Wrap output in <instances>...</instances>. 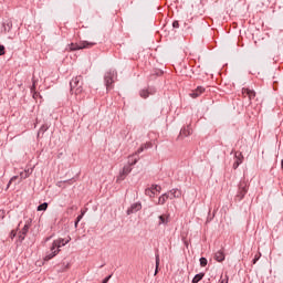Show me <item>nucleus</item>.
<instances>
[{"instance_id":"25","label":"nucleus","mask_w":283,"mask_h":283,"mask_svg":"<svg viewBox=\"0 0 283 283\" xmlns=\"http://www.w3.org/2000/svg\"><path fill=\"white\" fill-rule=\"evenodd\" d=\"M143 151H145V146L142 145L134 154L135 156H138L139 154H143Z\"/></svg>"},{"instance_id":"27","label":"nucleus","mask_w":283,"mask_h":283,"mask_svg":"<svg viewBox=\"0 0 283 283\" xmlns=\"http://www.w3.org/2000/svg\"><path fill=\"white\" fill-rule=\"evenodd\" d=\"M83 216H85L84 212H82V214H80V216L77 217V219H76V221H75V229H76V227H78V221H80V220H83Z\"/></svg>"},{"instance_id":"17","label":"nucleus","mask_w":283,"mask_h":283,"mask_svg":"<svg viewBox=\"0 0 283 283\" xmlns=\"http://www.w3.org/2000/svg\"><path fill=\"white\" fill-rule=\"evenodd\" d=\"M180 136L187 138V136H191V128L187 127L180 130Z\"/></svg>"},{"instance_id":"16","label":"nucleus","mask_w":283,"mask_h":283,"mask_svg":"<svg viewBox=\"0 0 283 283\" xmlns=\"http://www.w3.org/2000/svg\"><path fill=\"white\" fill-rule=\"evenodd\" d=\"M169 200V193H164L158 198L157 205H165Z\"/></svg>"},{"instance_id":"26","label":"nucleus","mask_w":283,"mask_h":283,"mask_svg":"<svg viewBox=\"0 0 283 283\" xmlns=\"http://www.w3.org/2000/svg\"><path fill=\"white\" fill-rule=\"evenodd\" d=\"M240 165H242V159L235 160L233 164V169H238V167H240Z\"/></svg>"},{"instance_id":"24","label":"nucleus","mask_w":283,"mask_h":283,"mask_svg":"<svg viewBox=\"0 0 283 283\" xmlns=\"http://www.w3.org/2000/svg\"><path fill=\"white\" fill-rule=\"evenodd\" d=\"M158 266H160V256H156V271H155V275L156 273H158Z\"/></svg>"},{"instance_id":"23","label":"nucleus","mask_w":283,"mask_h":283,"mask_svg":"<svg viewBox=\"0 0 283 283\" xmlns=\"http://www.w3.org/2000/svg\"><path fill=\"white\" fill-rule=\"evenodd\" d=\"M234 158H235V160H244V156H242V153H235L234 154Z\"/></svg>"},{"instance_id":"19","label":"nucleus","mask_w":283,"mask_h":283,"mask_svg":"<svg viewBox=\"0 0 283 283\" xmlns=\"http://www.w3.org/2000/svg\"><path fill=\"white\" fill-rule=\"evenodd\" d=\"M170 193L174 198H180V196H182V193L178 189L170 190Z\"/></svg>"},{"instance_id":"1","label":"nucleus","mask_w":283,"mask_h":283,"mask_svg":"<svg viewBox=\"0 0 283 283\" xmlns=\"http://www.w3.org/2000/svg\"><path fill=\"white\" fill-rule=\"evenodd\" d=\"M71 240L72 238L70 237L66 240L65 239L54 240L50 252H48L46 255L44 256L45 262H49V260H52V258H56V255L61 253V247H65V244H67Z\"/></svg>"},{"instance_id":"29","label":"nucleus","mask_w":283,"mask_h":283,"mask_svg":"<svg viewBox=\"0 0 283 283\" xmlns=\"http://www.w3.org/2000/svg\"><path fill=\"white\" fill-rule=\"evenodd\" d=\"M6 54V46L0 45V56H3Z\"/></svg>"},{"instance_id":"30","label":"nucleus","mask_w":283,"mask_h":283,"mask_svg":"<svg viewBox=\"0 0 283 283\" xmlns=\"http://www.w3.org/2000/svg\"><path fill=\"white\" fill-rule=\"evenodd\" d=\"M144 147V149H149L151 148V143H146L142 145Z\"/></svg>"},{"instance_id":"21","label":"nucleus","mask_w":283,"mask_h":283,"mask_svg":"<svg viewBox=\"0 0 283 283\" xmlns=\"http://www.w3.org/2000/svg\"><path fill=\"white\" fill-rule=\"evenodd\" d=\"M38 211H48V202H44L38 207Z\"/></svg>"},{"instance_id":"5","label":"nucleus","mask_w":283,"mask_h":283,"mask_svg":"<svg viewBox=\"0 0 283 283\" xmlns=\"http://www.w3.org/2000/svg\"><path fill=\"white\" fill-rule=\"evenodd\" d=\"M114 78H116V72L113 71H108L105 74L104 81H105V85H106V90H112V85L114 83Z\"/></svg>"},{"instance_id":"39","label":"nucleus","mask_w":283,"mask_h":283,"mask_svg":"<svg viewBox=\"0 0 283 283\" xmlns=\"http://www.w3.org/2000/svg\"><path fill=\"white\" fill-rule=\"evenodd\" d=\"M65 269H70V263L66 264Z\"/></svg>"},{"instance_id":"20","label":"nucleus","mask_w":283,"mask_h":283,"mask_svg":"<svg viewBox=\"0 0 283 283\" xmlns=\"http://www.w3.org/2000/svg\"><path fill=\"white\" fill-rule=\"evenodd\" d=\"M202 277H205V273H199V274H197V275L192 279V283H198V282H200V280H202Z\"/></svg>"},{"instance_id":"22","label":"nucleus","mask_w":283,"mask_h":283,"mask_svg":"<svg viewBox=\"0 0 283 283\" xmlns=\"http://www.w3.org/2000/svg\"><path fill=\"white\" fill-rule=\"evenodd\" d=\"M139 94H140L142 98H148L149 97V91H147V90L140 91Z\"/></svg>"},{"instance_id":"13","label":"nucleus","mask_w":283,"mask_h":283,"mask_svg":"<svg viewBox=\"0 0 283 283\" xmlns=\"http://www.w3.org/2000/svg\"><path fill=\"white\" fill-rule=\"evenodd\" d=\"M29 229H30V226H28V224H25L23 227V229L19 235V240H21V242H22V240H25V235L28 234Z\"/></svg>"},{"instance_id":"6","label":"nucleus","mask_w":283,"mask_h":283,"mask_svg":"<svg viewBox=\"0 0 283 283\" xmlns=\"http://www.w3.org/2000/svg\"><path fill=\"white\" fill-rule=\"evenodd\" d=\"M248 191H249V185H247V181H240L239 191L237 195L238 200H242L244 196H247Z\"/></svg>"},{"instance_id":"31","label":"nucleus","mask_w":283,"mask_h":283,"mask_svg":"<svg viewBox=\"0 0 283 283\" xmlns=\"http://www.w3.org/2000/svg\"><path fill=\"white\" fill-rule=\"evenodd\" d=\"M18 178H19V176L12 177V178L10 179V181H9L8 187H10V185H12V182H14V180H17Z\"/></svg>"},{"instance_id":"36","label":"nucleus","mask_w":283,"mask_h":283,"mask_svg":"<svg viewBox=\"0 0 283 283\" xmlns=\"http://www.w3.org/2000/svg\"><path fill=\"white\" fill-rule=\"evenodd\" d=\"M258 260H260V255H255L254 259H253V264H256L258 263Z\"/></svg>"},{"instance_id":"12","label":"nucleus","mask_w":283,"mask_h":283,"mask_svg":"<svg viewBox=\"0 0 283 283\" xmlns=\"http://www.w3.org/2000/svg\"><path fill=\"white\" fill-rule=\"evenodd\" d=\"M169 218H170L169 214L159 216L158 217V220H159L158 226L160 227V224H165V226L169 224Z\"/></svg>"},{"instance_id":"7","label":"nucleus","mask_w":283,"mask_h":283,"mask_svg":"<svg viewBox=\"0 0 283 283\" xmlns=\"http://www.w3.org/2000/svg\"><path fill=\"white\" fill-rule=\"evenodd\" d=\"M129 174H132V166H124L123 170L119 172V176L117 177V181L123 182V180H125V178H127Z\"/></svg>"},{"instance_id":"8","label":"nucleus","mask_w":283,"mask_h":283,"mask_svg":"<svg viewBox=\"0 0 283 283\" xmlns=\"http://www.w3.org/2000/svg\"><path fill=\"white\" fill-rule=\"evenodd\" d=\"M242 96L244 98H249L250 103L253 101V98H255V91L251 90V88H247V87H243L242 88Z\"/></svg>"},{"instance_id":"35","label":"nucleus","mask_w":283,"mask_h":283,"mask_svg":"<svg viewBox=\"0 0 283 283\" xmlns=\"http://www.w3.org/2000/svg\"><path fill=\"white\" fill-rule=\"evenodd\" d=\"M20 176H21V180H23V179L28 178V172H25L24 175H23V172H21Z\"/></svg>"},{"instance_id":"10","label":"nucleus","mask_w":283,"mask_h":283,"mask_svg":"<svg viewBox=\"0 0 283 283\" xmlns=\"http://www.w3.org/2000/svg\"><path fill=\"white\" fill-rule=\"evenodd\" d=\"M201 94H205V87L199 86L190 93L191 98H198Z\"/></svg>"},{"instance_id":"28","label":"nucleus","mask_w":283,"mask_h":283,"mask_svg":"<svg viewBox=\"0 0 283 283\" xmlns=\"http://www.w3.org/2000/svg\"><path fill=\"white\" fill-rule=\"evenodd\" d=\"M207 263H208L207 258L200 259V266H207Z\"/></svg>"},{"instance_id":"14","label":"nucleus","mask_w":283,"mask_h":283,"mask_svg":"<svg viewBox=\"0 0 283 283\" xmlns=\"http://www.w3.org/2000/svg\"><path fill=\"white\" fill-rule=\"evenodd\" d=\"M32 86H31V93H33V98H36L39 96V93H36V83L38 81L33 77L32 78Z\"/></svg>"},{"instance_id":"2","label":"nucleus","mask_w":283,"mask_h":283,"mask_svg":"<svg viewBox=\"0 0 283 283\" xmlns=\"http://www.w3.org/2000/svg\"><path fill=\"white\" fill-rule=\"evenodd\" d=\"M70 85H71L72 94H75V96H78V94H83V77L82 76L73 77Z\"/></svg>"},{"instance_id":"18","label":"nucleus","mask_w":283,"mask_h":283,"mask_svg":"<svg viewBox=\"0 0 283 283\" xmlns=\"http://www.w3.org/2000/svg\"><path fill=\"white\" fill-rule=\"evenodd\" d=\"M12 30V22L8 21L3 23V31L4 32H10Z\"/></svg>"},{"instance_id":"9","label":"nucleus","mask_w":283,"mask_h":283,"mask_svg":"<svg viewBox=\"0 0 283 283\" xmlns=\"http://www.w3.org/2000/svg\"><path fill=\"white\" fill-rule=\"evenodd\" d=\"M140 209H143V205L139 202L133 203L127 210V216H132V213H136L137 211H140Z\"/></svg>"},{"instance_id":"33","label":"nucleus","mask_w":283,"mask_h":283,"mask_svg":"<svg viewBox=\"0 0 283 283\" xmlns=\"http://www.w3.org/2000/svg\"><path fill=\"white\" fill-rule=\"evenodd\" d=\"M10 237L11 240H14V238H17V231L12 230Z\"/></svg>"},{"instance_id":"32","label":"nucleus","mask_w":283,"mask_h":283,"mask_svg":"<svg viewBox=\"0 0 283 283\" xmlns=\"http://www.w3.org/2000/svg\"><path fill=\"white\" fill-rule=\"evenodd\" d=\"M172 28H176V29L180 28V23L178 21H174Z\"/></svg>"},{"instance_id":"4","label":"nucleus","mask_w":283,"mask_h":283,"mask_svg":"<svg viewBox=\"0 0 283 283\" xmlns=\"http://www.w3.org/2000/svg\"><path fill=\"white\" fill-rule=\"evenodd\" d=\"M160 191H163V187L159 185H151L149 188H146L145 195L149 198H156Z\"/></svg>"},{"instance_id":"37","label":"nucleus","mask_w":283,"mask_h":283,"mask_svg":"<svg viewBox=\"0 0 283 283\" xmlns=\"http://www.w3.org/2000/svg\"><path fill=\"white\" fill-rule=\"evenodd\" d=\"M221 283H229L228 280H221Z\"/></svg>"},{"instance_id":"34","label":"nucleus","mask_w":283,"mask_h":283,"mask_svg":"<svg viewBox=\"0 0 283 283\" xmlns=\"http://www.w3.org/2000/svg\"><path fill=\"white\" fill-rule=\"evenodd\" d=\"M111 279H112V275L105 277V279L102 281V283H108Z\"/></svg>"},{"instance_id":"11","label":"nucleus","mask_w":283,"mask_h":283,"mask_svg":"<svg viewBox=\"0 0 283 283\" xmlns=\"http://www.w3.org/2000/svg\"><path fill=\"white\" fill-rule=\"evenodd\" d=\"M138 160H140V157H138V155L133 154L128 156V166L129 167H134V165H136V163H138Z\"/></svg>"},{"instance_id":"15","label":"nucleus","mask_w":283,"mask_h":283,"mask_svg":"<svg viewBox=\"0 0 283 283\" xmlns=\"http://www.w3.org/2000/svg\"><path fill=\"white\" fill-rule=\"evenodd\" d=\"M214 260H217V262H224V252H222V250L218 251L214 254Z\"/></svg>"},{"instance_id":"3","label":"nucleus","mask_w":283,"mask_h":283,"mask_svg":"<svg viewBox=\"0 0 283 283\" xmlns=\"http://www.w3.org/2000/svg\"><path fill=\"white\" fill-rule=\"evenodd\" d=\"M96 42L81 41L80 43H71L69 44V52H74L76 50H90V48H94Z\"/></svg>"},{"instance_id":"38","label":"nucleus","mask_w":283,"mask_h":283,"mask_svg":"<svg viewBox=\"0 0 283 283\" xmlns=\"http://www.w3.org/2000/svg\"><path fill=\"white\" fill-rule=\"evenodd\" d=\"M62 185H63V182H61V181L57 182V187H62Z\"/></svg>"}]
</instances>
